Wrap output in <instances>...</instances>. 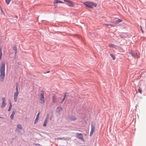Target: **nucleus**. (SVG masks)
<instances>
[{
	"mask_svg": "<svg viewBox=\"0 0 146 146\" xmlns=\"http://www.w3.org/2000/svg\"><path fill=\"white\" fill-rule=\"evenodd\" d=\"M0 80L1 81H3L5 76V63L2 62L0 66Z\"/></svg>",
	"mask_w": 146,
	"mask_h": 146,
	"instance_id": "nucleus-1",
	"label": "nucleus"
},
{
	"mask_svg": "<svg viewBox=\"0 0 146 146\" xmlns=\"http://www.w3.org/2000/svg\"><path fill=\"white\" fill-rule=\"evenodd\" d=\"M84 4L89 8H92L94 7L97 6V4L93 2L90 1L85 2Z\"/></svg>",
	"mask_w": 146,
	"mask_h": 146,
	"instance_id": "nucleus-2",
	"label": "nucleus"
},
{
	"mask_svg": "<svg viewBox=\"0 0 146 146\" xmlns=\"http://www.w3.org/2000/svg\"><path fill=\"white\" fill-rule=\"evenodd\" d=\"M16 92H15L14 94V98L15 102H17L18 99V96L19 94L18 89V86L17 83L16 85Z\"/></svg>",
	"mask_w": 146,
	"mask_h": 146,
	"instance_id": "nucleus-3",
	"label": "nucleus"
},
{
	"mask_svg": "<svg viewBox=\"0 0 146 146\" xmlns=\"http://www.w3.org/2000/svg\"><path fill=\"white\" fill-rule=\"evenodd\" d=\"M39 101L42 104H44L45 102L44 93L43 92H42L40 94Z\"/></svg>",
	"mask_w": 146,
	"mask_h": 146,
	"instance_id": "nucleus-4",
	"label": "nucleus"
},
{
	"mask_svg": "<svg viewBox=\"0 0 146 146\" xmlns=\"http://www.w3.org/2000/svg\"><path fill=\"white\" fill-rule=\"evenodd\" d=\"M64 1L67 3V5L70 7H74V6L73 3L69 0H64Z\"/></svg>",
	"mask_w": 146,
	"mask_h": 146,
	"instance_id": "nucleus-5",
	"label": "nucleus"
},
{
	"mask_svg": "<svg viewBox=\"0 0 146 146\" xmlns=\"http://www.w3.org/2000/svg\"><path fill=\"white\" fill-rule=\"evenodd\" d=\"M76 137L78 139L83 141L84 139L83 137L82 134V133H77L76 134Z\"/></svg>",
	"mask_w": 146,
	"mask_h": 146,
	"instance_id": "nucleus-6",
	"label": "nucleus"
},
{
	"mask_svg": "<svg viewBox=\"0 0 146 146\" xmlns=\"http://www.w3.org/2000/svg\"><path fill=\"white\" fill-rule=\"evenodd\" d=\"M95 128L94 126L93 125V124H92L90 134V136H91L93 134V133L95 131Z\"/></svg>",
	"mask_w": 146,
	"mask_h": 146,
	"instance_id": "nucleus-7",
	"label": "nucleus"
},
{
	"mask_svg": "<svg viewBox=\"0 0 146 146\" xmlns=\"http://www.w3.org/2000/svg\"><path fill=\"white\" fill-rule=\"evenodd\" d=\"M2 102L1 105V108H4L5 106V98L4 97L2 98Z\"/></svg>",
	"mask_w": 146,
	"mask_h": 146,
	"instance_id": "nucleus-8",
	"label": "nucleus"
},
{
	"mask_svg": "<svg viewBox=\"0 0 146 146\" xmlns=\"http://www.w3.org/2000/svg\"><path fill=\"white\" fill-rule=\"evenodd\" d=\"M130 53L134 57L137 58H138L139 56L137 52H133L132 51H131Z\"/></svg>",
	"mask_w": 146,
	"mask_h": 146,
	"instance_id": "nucleus-9",
	"label": "nucleus"
},
{
	"mask_svg": "<svg viewBox=\"0 0 146 146\" xmlns=\"http://www.w3.org/2000/svg\"><path fill=\"white\" fill-rule=\"evenodd\" d=\"M39 113H38L36 115V119H35V121L34 123L35 124H36L38 121V119L39 118Z\"/></svg>",
	"mask_w": 146,
	"mask_h": 146,
	"instance_id": "nucleus-10",
	"label": "nucleus"
},
{
	"mask_svg": "<svg viewBox=\"0 0 146 146\" xmlns=\"http://www.w3.org/2000/svg\"><path fill=\"white\" fill-rule=\"evenodd\" d=\"M48 117H46V119L45 120L44 123L43 125V126H46V124L48 122Z\"/></svg>",
	"mask_w": 146,
	"mask_h": 146,
	"instance_id": "nucleus-11",
	"label": "nucleus"
},
{
	"mask_svg": "<svg viewBox=\"0 0 146 146\" xmlns=\"http://www.w3.org/2000/svg\"><path fill=\"white\" fill-rule=\"evenodd\" d=\"M57 3H64L62 1H60L59 0H54V4H56Z\"/></svg>",
	"mask_w": 146,
	"mask_h": 146,
	"instance_id": "nucleus-12",
	"label": "nucleus"
},
{
	"mask_svg": "<svg viewBox=\"0 0 146 146\" xmlns=\"http://www.w3.org/2000/svg\"><path fill=\"white\" fill-rule=\"evenodd\" d=\"M62 108L60 107H58L56 108V111L58 113H59L62 111Z\"/></svg>",
	"mask_w": 146,
	"mask_h": 146,
	"instance_id": "nucleus-13",
	"label": "nucleus"
},
{
	"mask_svg": "<svg viewBox=\"0 0 146 146\" xmlns=\"http://www.w3.org/2000/svg\"><path fill=\"white\" fill-rule=\"evenodd\" d=\"M17 130H19L22 129V127L21 125L20 124H18L17 125Z\"/></svg>",
	"mask_w": 146,
	"mask_h": 146,
	"instance_id": "nucleus-14",
	"label": "nucleus"
},
{
	"mask_svg": "<svg viewBox=\"0 0 146 146\" xmlns=\"http://www.w3.org/2000/svg\"><path fill=\"white\" fill-rule=\"evenodd\" d=\"M15 112L14 111H13L12 113L11 114V115L10 116V118L11 119H13L14 115H15Z\"/></svg>",
	"mask_w": 146,
	"mask_h": 146,
	"instance_id": "nucleus-15",
	"label": "nucleus"
},
{
	"mask_svg": "<svg viewBox=\"0 0 146 146\" xmlns=\"http://www.w3.org/2000/svg\"><path fill=\"white\" fill-rule=\"evenodd\" d=\"M109 46L110 47H112L114 48H116V46L115 45L113 44H109Z\"/></svg>",
	"mask_w": 146,
	"mask_h": 146,
	"instance_id": "nucleus-16",
	"label": "nucleus"
},
{
	"mask_svg": "<svg viewBox=\"0 0 146 146\" xmlns=\"http://www.w3.org/2000/svg\"><path fill=\"white\" fill-rule=\"evenodd\" d=\"M70 119L71 121H74L76 119V117L75 116H72L70 117Z\"/></svg>",
	"mask_w": 146,
	"mask_h": 146,
	"instance_id": "nucleus-17",
	"label": "nucleus"
},
{
	"mask_svg": "<svg viewBox=\"0 0 146 146\" xmlns=\"http://www.w3.org/2000/svg\"><path fill=\"white\" fill-rule=\"evenodd\" d=\"M9 105H10V106H9V109L8 110V111H9L11 110L12 107V105L11 103V102L9 103Z\"/></svg>",
	"mask_w": 146,
	"mask_h": 146,
	"instance_id": "nucleus-18",
	"label": "nucleus"
},
{
	"mask_svg": "<svg viewBox=\"0 0 146 146\" xmlns=\"http://www.w3.org/2000/svg\"><path fill=\"white\" fill-rule=\"evenodd\" d=\"M12 0H5V2L6 3L7 5H8L9 4L10 2Z\"/></svg>",
	"mask_w": 146,
	"mask_h": 146,
	"instance_id": "nucleus-19",
	"label": "nucleus"
},
{
	"mask_svg": "<svg viewBox=\"0 0 146 146\" xmlns=\"http://www.w3.org/2000/svg\"><path fill=\"white\" fill-rule=\"evenodd\" d=\"M122 20L120 19H119L118 20H116L115 21V23H119L120 22H121Z\"/></svg>",
	"mask_w": 146,
	"mask_h": 146,
	"instance_id": "nucleus-20",
	"label": "nucleus"
},
{
	"mask_svg": "<svg viewBox=\"0 0 146 146\" xmlns=\"http://www.w3.org/2000/svg\"><path fill=\"white\" fill-rule=\"evenodd\" d=\"M56 98L54 96L52 97V101L53 102L55 103L56 102Z\"/></svg>",
	"mask_w": 146,
	"mask_h": 146,
	"instance_id": "nucleus-21",
	"label": "nucleus"
},
{
	"mask_svg": "<svg viewBox=\"0 0 146 146\" xmlns=\"http://www.w3.org/2000/svg\"><path fill=\"white\" fill-rule=\"evenodd\" d=\"M110 55L112 57V58H113V60H114L115 59V56L113 55V54H110Z\"/></svg>",
	"mask_w": 146,
	"mask_h": 146,
	"instance_id": "nucleus-22",
	"label": "nucleus"
},
{
	"mask_svg": "<svg viewBox=\"0 0 146 146\" xmlns=\"http://www.w3.org/2000/svg\"><path fill=\"white\" fill-rule=\"evenodd\" d=\"M138 91L140 94H141L142 93V90L140 88H139L138 89Z\"/></svg>",
	"mask_w": 146,
	"mask_h": 146,
	"instance_id": "nucleus-23",
	"label": "nucleus"
},
{
	"mask_svg": "<svg viewBox=\"0 0 146 146\" xmlns=\"http://www.w3.org/2000/svg\"><path fill=\"white\" fill-rule=\"evenodd\" d=\"M119 48V50L120 51L122 52H124V50H123L122 48L120 47Z\"/></svg>",
	"mask_w": 146,
	"mask_h": 146,
	"instance_id": "nucleus-24",
	"label": "nucleus"
},
{
	"mask_svg": "<svg viewBox=\"0 0 146 146\" xmlns=\"http://www.w3.org/2000/svg\"><path fill=\"white\" fill-rule=\"evenodd\" d=\"M66 95H64V98H63V99L62 100V103L64 101V100L65 98H66Z\"/></svg>",
	"mask_w": 146,
	"mask_h": 146,
	"instance_id": "nucleus-25",
	"label": "nucleus"
},
{
	"mask_svg": "<svg viewBox=\"0 0 146 146\" xmlns=\"http://www.w3.org/2000/svg\"><path fill=\"white\" fill-rule=\"evenodd\" d=\"M35 146H42L41 145H40L39 144H35Z\"/></svg>",
	"mask_w": 146,
	"mask_h": 146,
	"instance_id": "nucleus-26",
	"label": "nucleus"
},
{
	"mask_svg": "<svg viewBox=\"0 0 146 146\" xmlns=\"http://www.w3.org/2000/svg\"><path fill=\"white\" fill-rule=\"evenodd\" d=\"M105 25L106 26H108V27L110 26L109 24H105Z\"/></svg>",
	"mask_w": 146,
	"mask_h": 146,
	"instance_id": "nucleus-27",
	"label": "nucleus"
},
{
	"mask_svg": "<svg viewBox=\"0 0 146 146\" xmlns=\"http://www.w3.org/2000/svg\"><path fill=\"white\" fill-rule=\"evenodd\" d=\"M110 26H111V27H114V26L113 25H112V24H110V25H109Z\"/></svg>",
	"mask_w": 146,
	"mask_h": 146,
	"instance_id": "nucleus-28",
	"label": "nucleus"
},
{
	"mask_svg": "<svg viewBox=\"0 0 146 146\" xmlns=\"http://www.w3.org/2000/svg\"><path fill=\"white\" fill-rule=\"evenodd\" d=\"M0 54H2V51H1V48L0 49Z\"/></svg>",
	"mask_w": 146,
	"mask_h": 146,
	"instance_id": "nucleus-29",
	"label": "nucleus"
},
{
	"mask_svg": "<svg viewBox=\"0 0 146 146\" xmlns=\"http://www.w3.org/2000/svg\"><path fill=\"white\" fill-rule=\"evenodd\" d=\"M2 54H0V60L1 59V56H2Z\"/></svg>",
	"mask_w": 146,
	"mask_h": 146,
	"instance_id": "nucleus-30",
	"label": "nucleus"
},
{
	"mask_svg": "<svg viewBox=\"0 0 146 146\" xmlns=\"http://www.w3.org/2000/svg\"><path fill=\"white\" fill-rule=\"evenodd\" d=\"M50 72V71H47L46 72V73H49Z\"/></svg>",
	"mask_w": 146,
	"mask_h": 146,
	"instance_id": "nucleus-31",
	"label": "nucleus"
},
{
	"mask_svg": "<svg viewBox=\"0 0 146 146\" xmlns=\"http://www.w3.org/2000/svg\"><path fill=\"white\" fill-rule=\"evenodd\" d=\"M141 29L142 31V32L143 33V30H142V29Z\"/></svg>",
	"mask_w": 146,
	"mask_h": 146,
	"instance_id": "nucleus-32",
	"label": "nucleus"
},
{
	"mask_svg": "<svg viewBox=\"0 0 146 146\" xmlns=\"http://www.w3.org/2000/svg\"><path fill=\"white\" fill-rule=\"evenodd\" d=\"M63 139V138H61L60 139Z\"/></svg>",
	"mask_w": 146,
	"mask_h": 146,
	"instance_id": "nucleus-33",
	"label": "nucleus"
}]
</instances>
